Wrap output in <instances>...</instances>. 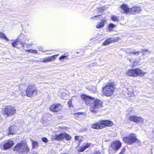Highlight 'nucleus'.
I'll list each match as a JSON object with an SVG mask.
<instances>
[{
    "mask_svg": "<svg viewBox=\"0 0 154 154\" xmlns=\"http://www.w3.org/2000/svg\"><path fill=\"white\" fill-rule=\"evenodd\" d=\"M17 45H20V47H24V45L25 44L24 43H22L21 42L19 41L18 39H17Z\"/></svg>",
    "mask_w": 154,
    "mask_h": 154,
    "instance_id": "nucleus-26",
    "label": "nucleus"
},
{
    "mask_svg": "<svg viewBox=\"0 0 154 154\" xmlns=\"http://www.w3.org/2000/svg\"><path fill=\"white\" fill-rule=\"evenodd\" d=\"M17 40L15 42H13L12 43V45L13 47H17Z\"/></svg>",
    "mask_w": 154,
    "mask_h": 154,
    "instance_id": "nucleus-32",
    "label": "nucleus"
},
{
    "mask_svg": "<svg viewBox=\"0 0 154 154\" xmlns=\"http://www.w3.org/2000/svg\"><path fill=\"white\" fill-rule=\"evenodd\" d=\"M93 103L94 105L91 106L90 110L91 112L96 113L98 109L102 107L103 102L100 100L95 99Z\"/></svg>",
    "mask_w": 154,
    "mask_h": 154,
    "instance_id": "nucleus-3",
    "label": "nucleus"
},
{
    "mask_svg": "<svg viewBox=\"0 0 154 154\" xmlns=\"http://www.w3.org/2000/svg\"><path fill=\"white\" fill-rule=\"evenodd\" d=\"M92 154H101V152L99 150L95 149L94 151Z\"/></svg>",
    "mask_w": 154,
    "mask_h": 154,
    "instance_id": "nucleus-31",
    "label": "nucleus"
},
{
    "mask_svg": "<svg viewBox=\"0 0 154 154\" xmlns=\"http://www.w3.org/2000/svg\"><path fill=\"white\" fill-rule=\"evenodd\" d=\"M115 88L114 83L108 84L103 89V95L107 97L111 96L114 92Z\"/></svg>",
    "mask_w": 154,
    "mask_h": 154,
    "instance_id": "nucleus-2",
    "label": "nucleus"
},
{
    "mask_svg": "<svg viewBox=\"0 0 154 154\" xmlns=\"http://www.w3.org/2000/svg\"><path fill=\"white\" fill-rule=\"evenodd\" d=\"M75 139L76 141H78L79 142L81 140V139L79 138V137L78 136H76L75 137Z\"/></svg>",
    "mask_w": 154,
    "mask_h": 154,
    "instance_id": "nucleus-36",
    "label": "nucleus"
},
{
    "mask_svg": "<svg viewBox=\"0 0 154 154\" xmlns=\"http://www.w3.org/2000/svg\"><path fill=\"white\" fill-rule=\"evenodd\" d=\"M120 8L122 10L121 12L125 14H138L141 11V8L139 7H134L132 8H129L128 5L123 4L120 6Z\"/></svg>",
    "mask_w": 154,
    "mask_h": 154,
    "instance_id": "nucleus-1",
    "label": "nucleus"
},
{
    "mask_svg": "<svg viewBox=\"0 0 154 154\" xmlns=\"http://www.w3.org/2000/svg\"><path fill=\"white\" fill-rule=\"evenodd\" d=\"M32 147L33 148L37 147L38 146V143L36 141H33L32 143Z\"/></svg>",
    "mask_w": 154,
    "mask_h": 154,
    "instance_id": "nucleus-29",
    "label": "nucleus"
},
{
    "mask_svg": "<svg viewBox=\"0 0 154 154\" xmlns=\"http://www.w3.org/2000/svg\"><path fill=\"white\" fill-rule=\"evenodd\" d=\"M102 128L105 126H111L113 125L112 121L109 120H100Z\"/></svg>",
    "mask_w": 154,
    "mask_h": 154,
    "instance_id": "nucleus-13",
    "label": "nucleus"
},
{
    "mask_svg": "<svg viewBox=\"0 0 154 154\" xmlns=\"http://www.w3.org/2000/svg\"><path fill=\"white\" fill-rule=\"evenodd\" d=\"M126 53L128 54L129 55L131 54H133L136 55H138L139 54L140 52L137 51L135 50H131L130 51L129 50H128L126 51Z\"/></svg>",
    "mask_w": 154,
    "mask_h": 154,
    "instance_id": "nucleus-21",
    "label": "nucleus"
},
{
    "mask_svg": "<svg viewBox=\"0 0 154 154\" xmlns=\"http://www.w3.org/2000/svg\"><path fill=\"white\" fill-rule=\"evenodd\" d=\"M99 17H102V16L100 15H98L96 16H93V17H92L91 18H92L93 19H96L97 18Z\"/></svg>",
    "mask_w": 154,
    "mask_h": 154,
    "instance_id": "nucleus-35",
    "label": "nucleus"
},
{
    "mask_svg": "<svg viewBox=\"0 0 154 154\" xmlns=\"http://www.w3.org/2000/svg\"><path fill=\"white\" fill-rule=\"evenodd\" d=\"M13 145L14 142L13 141L8 140L2 143L1 146L3 147L4 149H7L10 148Z\"/></svg>",
    "mask_w": 154,
    "mask_h": 154,
    "instance_id": "nucleus-11",
    "label": "nucleus"
},
{
    "mask_svg": "<svg viewBox=\"0 0 154 154\" xmlns=\"http://www.w3.org/2000/svg\"><path fill=\"white\" fill-rule=\"evenodd\" d=\"M37 90L33 85H29L26 90V94L28 97L35 96L37 94Z\"/></svg>",
    "mask_w": 154,
    "mask_h": 154,
    "instance_id": "nucleus-7",
    "label": "nucleus"
},
{
    "mask_svg": "<svg viewBox=\"0 0 154 154\" xmlns=\"http://www.w3.org/2000/svg\"><path fill=\"white\" fill-rule=\"evenodd\" d=\"M125 151V149L124 148L121 151V152L119 154H122L124 153Z\"/></svg>",
    "mask_w": 154,
    "mask_h": 154,
    "instance_id": "nucleus-39",
    "label": "nucleus"
},
{
    "mask_svg": "<svg viewBox=\"0 0 154 154\" xmlns=\"http://www.w3.org/2000/svg\"><path fill=\"white\" fill-rule=\"evenodd\" d=\"M129 119L131 121L137 122H141L143 120L141 118L135 116H130L129 118Z\"/></svg>",
    "mask_w": 154,
    "mask_h": 154,
    "instance_id": "nucleus-12",
    "label": "nucleus"
},
{
    "mask_svg": "<svg viewBox=\"0 0 154 154\" xmlns=\"http://www.w3.org/2000/svg\"><path fill=\"white\" fill-rule=\"evenodd\" d=\"M64 133H62L60 134L56 135L54 137V138L58 141H61L64 139Z\"/></svg>",
    "mask_w": 154,
    "mask_h": 154,
    "instance_id": "nucleus-17",
    "label": "nucleus"
},
{
    "mask_svg": "<svg viewBox=\"0 0 154 154\" xmlns=\"http://www.w3.org/2000/svg\"><path fill=\"white\" fill-rule=\"evenodd\" d=\"M119 39V37H116L114 38H109L106 40L103 43L104 45H109L112 42H116Z\"/></svg>",
    "mask_w": 154,
    "mask_h": 154,
    "instance_id": "nucleus-15",
    "label": "nucleus"
},
{
    "mask_svg": "<svg viewBox=\"0 0 154 154\" xmlns=\"http://www.w3.org/2000/svg\"><path fill=\"white\" fill-rule=\"evenodd\" d=\"M14 150L20 152H27L29 151V149L26 144L19 143H18L14 147Z\"/></svg>",
    "mask_w": 154,
    "mask_h": 154,
    "instance_id": "nucleus-6",
    "label": "nucleus"
},
{
    "mask_svg": "<svg viewBox=\"0 0 154 154\" xmlns=\"http://www.w3.org/2000/svg\"><path fill=\"white\" fill-rule=\"evenodd\" d=\"M104 8H98L97 11L99 12H102L103 11H104Z\"/></svg>",
    "mask_w": 154,
    "mask_h": 154,
    "instance_id": "nucleus-34",
    "label": "nucleus"
},
{
    "mask_svg": "<svg viewBox=\"0 0 154 154\" xmlns=\"http://www.w3.org/2000/svg\"><path fill=\"white\" fill-rule=\"evenodd\" d=\"M81 97L87 105H90L93 103L95 99L94 98L85 94H82Z\"/></svg>",
    "mask_w": 154,
    "mask_h": 154,
    "instance_id": "nucleus-10",
    "label": "nucleus"
},
{
    "mask_svg": "<svg viewBox=\"0 0 154 154\" xmlns=\"http://www.w3.org/2000/svg\"><path fill=\"white\" fill-rule=\"evenodd\" d=\"M153 133H154V130L153 131Z\"/></svg>",
    "mask_w": 154,
    "mask_h": 154,
    "instance_id": "nucleus-41",
    "label": "nucleus"
},
{
    "mask_svg": "<svg viewBox=\"0 0 154 154\" xmlns=\"http://www.w3.org/2000/svg\"><path fill=\"white\" fill-rule=\"evenodd\" d=\"M145 51H146L145 50Z\"/></svg>",
    "mask_w": 154,
    "mask_h": 154,
    "instance_id": "nucleus-42",
    "label": "nucleus"
},
{
    "mask_svg": "<svg viewBox=\"0 0 154 154\" xmlns=\"http://www.w3.org/2000/svg\"><path fill=\"white\" fill-rule=\"evenodd\" d=\"M127 74L130 76L136 77L138 75H143L142 71L140 69H130L126 73Z\"/></svg>",
    "mask_w": 154,
    "mask_h": 154,
    "instance_id": "nucleus-9",
    "label": "nucleus"
},
{
    "mask_svg": "<svg viewBox=\"0 0 154 154\" xmlns=\"http://www.w3.org/2000/svg\"><path fill=\"white\" fill-rule=\"evenodd\" d=\"M107 20L104 18L101 20L100 22L98 23L96 25V27L97 29L101 28L103 27L105 24L107 22Z\"/></svg>",
    "mask_w": 154,
    "mask_h": 154,
    "instance_id": "nucleus-16",
    "label": "nucleus"
},
{
    "mask_svg": "<svg viewBox=\"0 0 154 154\" xmlns=\"http://www.w3.org/2000/svg\"><path fill=\"white\" fill-rule=\"evenodd\" d=\"M15 126H12L9 128V132L8 133V134H13L15 133L16 131L15 129Z\"/></svg>",
    "mask_w": 154,
    "mask_h": 154,
    "instance_id": "nucleus-20",
    "label": "nucleus"
},
{
    "mask_svg": "<svg viewBox=\"0 0 154 154\" xmlns=\"http://www.w3.org/2000/svg\"><path fill=\"white\" fill-rule=\"evenodd\" d=\"M91 128L95 129H100L102 128L101 121L100 122H97L92 125Z\"/></svg>",
    "mask_w": 154,
    "mask_h": 154,
    "instance_id": "nucleus-18",
    "label": "nucleus"
},
{
    "mask_svg": "<svg viewBox=\"0 0 154 154\" xmlns=\"http://www.w3.org/2000/svg\"><path fill=\"white\" fill-rule=\"evenodd\" d=\"M68 104L69 106H72V102L71 100H70L68 102Z\"/></svg>",
    "mask_w": 154,
    "mask_h": 154,
    "instance_id": "nucleus-38",
    "label": "nucleus"
},
{
    "mask_svg": "<svg viewBox=\"0 0 154 154\" xmlns=\"http://www.w3.org/2000/svg\"><path fill=\"white\" fill-rule=\"evenodd\" d=\"M116 27V25L112 23H110L108 26V31H113L114 28Z\"/></svg>",
    "mask_w": 154,
    "mask_h": 154,
    "instance_id": "nucleus-22",
    "label": "nucleus"
},
{
    "mask_svg": "<svg viewBox=\"0 0 154 154\" xmlns=\"http://www.w3.org/2000/svg\"><path fill=\"white\" fill-rule=\"evenodd\" d=\"M58 54H56L54 55L51 56V57H48L50 61H52V60L54 61L56 57L58 55Z\"/></svg>",
    "mask_w": 154,
    "mask_h": 154,
    "instance_id": "nucleus-27",
    "label": "nucleus"
},
{
    "mask_svg": "<svg viewBox=\"0 0 154 154\" xmlns=\"http://www.w3.org/2000/svg\"><path fill=\"white\" fill-rule=\"evenodd\" d=\"M111 19L112 20L115 21H118L119 20V17L117 16H116L114 15H112L111 16Z\"/></svg>",
    "mask_w": 154,
    "mask_h": 154,
    "instance_id": "nucleus-25",
    "label": "nucleus"
},
{
    "mask_svg": "<svg viewBox=\"0 0 154 154\" xmlns=\"http://www.w3.org/2000/svg\"><path fill=\"white\" fill-rule=\"evenodd\" d=\"M26 51L29 53H31L35 54L38 53L37 51L36 50H27Z\"/></svg>",
    "mask_w": 154,
    "mask_h": 154,
    "instance_id": "nucleus-30",
    "label": "nucleus"
},
{
    "mask_svg": "<svg viewBox=\"0 0 154 154\" xmlns=\"http://www.w3.org/2000/svg\"><path fill=\"white\" fill-rule=\"evenodd\" d=\"M122 143L119 141H115L112 142L110 145L109 150L110 154H114L115 152L117 151L121 146Z\"/></svg>",
    "mask_w": 154,
    "mask_h": 154,
    "instance_id": "nucleus-4",
    "label": "nucleus"
},
{
    "mask_svg": "<svg viewBox=\"0 0 154 154\" xmlns=\"http://www.w3.org/2000/svg\"><path fill=\"white\" fill-rule=\"evenodd\" d=\"M39 49L41 50V49H42V48H39Z\"/></svg>",
    "mask_w": 154,
    "mask_h": 154,
    "instance_id": "nucleus-40",
    "label": "nucleus"
},
{
    "mask_svg": "<svg viewBox=\"0 0 154 154\" xmlns=\"http://www.w3.org/2000/svg\"><path fill=\"white\" fill-rule=\"evenodd\" d=\"M123 140L125 142L129 144H131L134 143H138L139 142L135 135L133 134H131L128 136L124 137Z\"/></svg>",
    "mask_w": 154,
    "mask_h": 154,
    "instance_id": "nucleus-5",
    "label": "nucleus"
},
{
    "mask_svg": "<svg viewBox=\"0 0 154 154\" xmlns=\"http://www.w3.org/2000/svg\"><path fill=\"white\" fill-rule=\"evenodd\" d=\"M90 146L89 143H87L83 146L81 147L80 149H78V152H79L84 151L86 149L89 147Z\"/></svg>",
    "mask_w": 154,
    "mask_h": 154,
    "instance_id": "nucleus-19",
    "label": "nucleus"
},
{
    "mask_svg": "<svg viewBox=\"0 0 154 154\" xmlns=\"http://www.w3.org/2000/svg\"><path fill=\"white\" fill-rule=\"evenodd\" d=\"M50 61L49 60V57H48L45 60H44L43 61V62H44V63H46V62H50Z\"/></svg>",
    "mask_w": 154,
    "mask_h": 154,
    "instance_id": "nucleus-37",
    "label": "nucleus"
},
{
    "mask_svg": "<svg viewBox=\"0 0 154 154\" xmlns=\"http://www.w3.org/2000/svg\"><path fill=\"white\" fill-rule=\"evenodd\" d=\"M64 138H65L66 140H70L71 139V137L69 134H67L66 133H64Z\"/></svg>",
    "mask_w": 154,
    "mask_h": 154,
    "instance_id": "nucleus-24",
    "label": "nucleus"
},
{
    "mask_svg": "<svg viewBox=\"0 0 154 154\" xmlns=\"http://www.w3.org/2000/svg\"><path fill=\"white\" fill-rule=\"evenodd\" d=\"M61 108V106L59 104L55 105L53 104L51 106L50 109L51 110L54 112H57L59 111Z\"/></svg>",
    "mask_w": 154,
    "mask_h": 154,
    "instance_id": "nucleus-14",
    "label": "nucleus"
},
{
    "mask_svg": "<svg viewBox=\"0 0 154 154\" xmlns=\"http://www.w3.org/2000/svg\"><path fill=\"white\" fill-rule=\"evenodd\" d=\"M42 141L45 143H47L48 141V140L47 138L45 137H43L42 138Z\"/></svg>",
    "mask_w": 154,
    "mask_h": 154,
    "instance_id": "nucleus-33",
    "label": "nucleus"
},
{
    "mask_svg": "<svg viewBox=\"0 0 154 154\" xmlns=\"http://www.w3.org/2000/svg\"><path fill=\"white\" fill-rule=\"evenodd\" d=\"M67 59V56L63 55H62L59 58V60L61 61H63L65 59Z\"/></svg>",
    "mask_w": 154,
    "mask_h": 154,
    "instance_id": "nucleus-28",
    "label": "nucleus"
},
{
    "mask_svg": "<svg viewBox=\"0 0 154 154\" xmlns=\"http://www.w3.org/2000/svg\"><path fill=\"white\" fill-rule=\"evenodd\" d=\"M16 110L14 106H7L3 110V114L7 116L13 115L16 113Z\"/></svg>",
    "mask_w": 154,
    "mask_h": 154,
    "instance_id": "nucleus-8",
    "label": "nucleus"
},
{
    "mask_svg": "<svg viewBox=\"0 0 154 154\" xmlns=\"http://www.w3.org/2000/svg\"><path fill=\"white\" fill-rule=\"evenodd\" d=\"M0 38H3L7 41H8L9 40L4 34V33L0 32Z\"/></svg>",
    "mask_w": 154,
    "mask_h": 154,
    "instance_id": "nucleus-23",
    "label": "nucleus"
}]
</instances>
